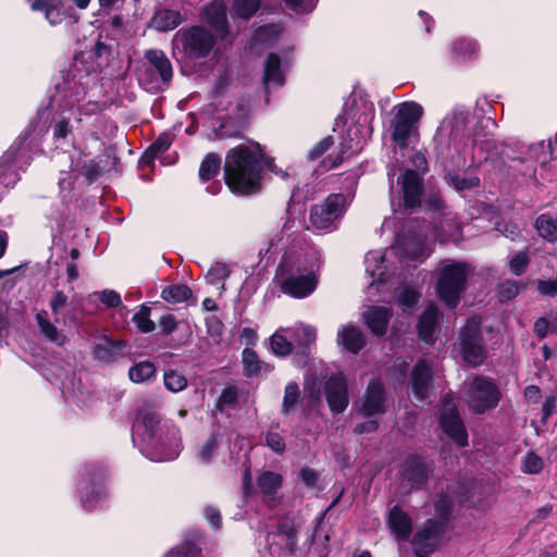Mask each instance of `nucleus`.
I'll return each instance as SVG.
<instances>
[{
  "label": "nucleus",
  "mask_w": 557,
  "mask_h": 557,
  "mask_svg": "<svg viewBox=\"0 0 557 557\" xmlns=\"http://www.w3.org/2000/svg\"><path fill=\"white\" fill-rule=\"evenodd\" d=\"M90 81V75L82 73L75 63L62 82L57 84V92L52 98L57 112L51 123L55 140L69 138L84 116L95 115L103 109L100 102L86 98Z\"/></svg>",
  "instance_id": "f257e3e1"
},
{
  "label": "nucleus",
  "mask_w": 557,
  "mask_h": 557,
  "mask_svg": "<svg viewBox=\"0 0 557 557\" xmlns=\"http://www.w3.org/2000/svg\"><path fill=\"white\" fill-rule=\"evenodd\" d=\"M321 264L322 256L315 247H292L284 252L273 282L284 295L305 299L318 287Z\"/></svg>",
  "instance_id": "f03ea898"
},
{
  "label": "nucleus",
  "mask_w": 557,
  "mask_h": 557,
  "mask_svg": "<svg viewBox=\"0 0 557 557\" xmlns=\"http://www.w3.org/2000/svg\"><path fill=\"white\" fill-rule=\"evenodd\" d=\"M132 438L140 453L156 462L176 459L183 447L180 429L171 421H162L152 410L138 412L133 423Z\"/></svg>",
  "instance_id": "7ed1b4c3"
},
{
  "label": "nucleus",
  "mask_w": 557,
  "mask_h": 557,
  "mask_svg": "<svg viewBox=\"0 0 557 557\" xmlns=\"http://www.w3.org/2000/svg\"><path fill=\"white\" fill-rule=\"evenodd\" d=\"M265 168L282 177L287 175L272 164L259 144L239 145L226 154L224 164L225 183L235 194L249 195L257 193L261 187L262 172Z\"/></svg>",
  "instance_id": "20e7f679"
},
{
  "label": "nucleus",
  "mask_w": 557,
  "mask_h": 557,
  "mask_svg": "<svg viewBox=\"0 0 557 557\" xmlns=\"http://www.w3.org/2000/svg\"><path fill=\"white\" fill-rule=\"evenodd\" d=\"M218 37L203 25L178 29L172 39V54L184 66H196L213 52Z\"/></svg>",
  "instance_id": "39448f33"
},
{
  "label": "nucleus",
  "mask_w": 557,
  "mask_h": 557,
  "mask_svg": "<svg viewBox=\"0 0 557 557\" xmlns=\"http://www.w3.org/2000/svg\"><path fill=\"white\" fill-rule=\"evenodd\" d=\"M491 119L476 122L470 109L458 107L441 122L434 140L443 143L446 138L456 146H475L482 144L478 128L486 127Z\"/></svg>",
  "instance_id": "423d86ee"
},
{
  "label": "nucleus",
  "mask_w": 557,
  "mask_h": 557,
  "mask_svg": "<svg viewBox=\"0 0 557 557\" xmlns=\"http://www.w3.org/2000/svg\"><path fill=\"white\" fill-rule=\"evenodd\" d=\"M423 108L414 101H405L394 107L391 136L395 148L405 150L418 138V122Z\"/></svg>",
  "instance_id": "0eeeda50"
},
{
  "label": "nucleus",
  "mask_w": 557,
  "mask_h": 557,
  "mask_svg": "<svg viewBox=\"0 0 557 557\" xmlns=\"http://www.w3.org/2000/svg\"><path fill=\"white\" fill-rule=\"evenodd\" d=\"M463 394L469 408L476 413L495 408L500 400V392L496 384L480 375L465 381Z\"/></svg>",
  "instance_id": "6e6552de"
},
{
  "label": "nucleus",
  "mask_w": 557,
  "mask_h": 557,
  "mask_svg": "<svg viewBox=\"0 0 557 557\" xmlns=\"http://www.w3.org/2000/svg\"><path fill=\"white\" fill-rule=\"evenodd\" d=\"M458 352L463 361L472 367L481 366L486 358L482 338L481 320L471 317L462 326L458 337Z\"/></svg>",
  "instance_id": "1a4fd4ad"
},
{
  "label": "nucleus",
  "mask_w": 557,
  "mask_h": 557,
  "mask_svg": "<svg viewBox=\"0 0 557 557\" xmlns=\"http://www.w3.org/2000/svg\"><path fill=\"white\" fill-rule=\"evenodd\" d=\"M467 275L468 267L462 262H450L442 268L437 283V293L448 307L455 308L459 304Z\"/></svg>",
  "instance_id": "9d476101"
},
{
  "label": "nucleus",
  "mask_w": 557,
  "mask_h": 557,
  "mask_svg": "<svg viewBox=\"0 0 557 557\" xmlns=\"http://www.w3.org/2000/svg\"><path fill=\"white\" fill-rule=\"evenodd\" d=\"M394 176L395 173L388 171L392 207H400L401 198L406 208L412 209L418 207L422 195V180L420 175L413 170H407L397 176L396 186Z\"/></svg>",
  "instance_id": "9b49d317"
},
{
  "label": "nucleus",
  "mask_w": 557,
  "mask_h": 557,
  "mask_svg": "<svg viewBox=\"0 0 557 557\" xmlns=\"http://www.w3.org/2000/svg\"><path fill=\"white\" fill-rule=\"evenodd\" d=\"M352 196L332 194L324 202L314 205L310 210L311 225L319 231L330 230L343 216Z\"/></svg>",
  "instance_id": "f8f14e48"
},
{
  "label": "nucleus",
  "mask_w": 557,
  "mask_h": 557,
  "mask_svg": "<svg viewBox=\"0 0 557 557\" xmlns=\"http://www.w3.org/2000/svg\"><path fill=\"white\" fill-rule=\"evenodd\" d=\"M374 117V107L372 103L362 102V112L357 116L356 125L348 127L346 135L341 143L343 154L351 156L358 153L367 138L370 136L372 128L371 122Z\"/></svg>",
  "instance_id": "ddd939ff"
},
{
  "label": "nucleus",
  "mask_w": 557,
  "mask_h": 557,
  "mask_svg": "<svg viewBox=\"0 0 557 557\" xmlns=\"http://www.w3.org/2000/svg\"><path fill=\"white\" fill-rule=\"evenodd\" d=\"M25 140L11 146L0 158V185L13 186L18 180V170L29 163V149L25 146Z\"/></svg>",
  "instance_id": "4468645a"
},
{
  "label": "nucleus",
  "mask_w": 557,
  "mask_h": 557,
  "mask_svg": "<svg viewBox=\"0 0 557 557\" xmlns=\"http://www.w3.org/2000/svg\"><path fill=\"white\" fill-rule=\"evenodd\" d=\"M441 425L446 435H448L460 447L468 445V434L463 422L459 416L453 398L446 395L443 398V408L440 417Z\"/></svg>",
  "instance_id": "2eb2a0df"
},
{
  "label": "nucleus",
  "mask_w": 557,
  "mask_h": 557,
  "mask_svg": "<svg viewBox=\"0 0 557 557\" xmlns=\"http://www.w3.org/2000/svg\"><path fill=\"white\" fill-rule=\"evenodd\" d=\"M444 522L433 519L426 522L417 531L412 539V546L417 557H429L438 546Z\"/></svg>",
  "instance_id": "dca6fc26"
},
{
  "label": "nucleus",
  "mask_w": 557,
  "mask_h": 557,
  "mask_svg": "<svg viewBox=\"0 0 557 557\" xmlns=\"http://www.w3.org/2000/svg\"><path fill=\"white\" fill-rule=\"evenodd\" d=\"M200 21L221 40L228 35V20L224 0H212L206 3L199 13Z\"/></svg>",
  "instance_id": "f3484780"
},
{
  "label": "nucleus",
  "mask_w": 557,
  "mask_h": 557,
  "mask_svg": "<svg viewBox=\"0 0 557 557\" xmlns=\"http://www.w3.org/2000/svg\"><path fill=\"white\" fill-rule=\"evenodd\" d=\"M434 375L435 369L432 361L421 359L414 364L409 380V387L417 400L423 401L429 397Z\"/></svg>",
  "instance_id": "a211bd4d"
},
{
  "label": "nucleus",
  "mask_w": 557,
  "mask_h": 557,
  "mask_svg": "<svg viewBox=\"0 0 557 557\" xmlns=\"http://www.w3.org/2000/svg\"><path fill=\"white\" fill-rule=\"evenodd\" d=\"M103 475L95 471H88L79 482L81 502L85 510L96 509L98 504L106 498L107 492L102 484Z\"/></svg>",
  "instance_id": "6ab92c4d"
},
{
  "label": "nucleus",
  "mask_w": 557,
  "mask_h": 557,
  "mask_svg": "<svg viewBox=\"0 0 557 557\" xmlns=\"http://www.w3.org/2000/svg\"><path fill=\"white\" fill-rule=\"evenodd\" d=\"M391 250L400 259L410 261H422L429 255L425 239L421 235L408 236L404 233L396 236Z\"/></svg>",
  "instance_id": "aec40b11"
},
{
  "label": "nucleus",
  "mask_w": 557,
  "mask_h": 557,
  "mask_svg": "<svg viewBox=\"0 0 557 557\" xmlns=\"http://www.w3.org/2000/svg\"><path fill=\"white\" fill-rule=\"evenodd\" d=\"M325 397L332 412H343L349 403L346 379L342 373L329 377L324 386Z\"/></svg>",
  "instance_id": "412c9836"
},
{
  "label": "nucleus",
  "mask_w": 557,
  "mask_h": 557,
  "mask_svg": "<svg viewBox=\"0 0 557 557\" xmlns=\"http://www.w3.org/2000/svg\"><path fill=\"white\" fill-rule=\"evenodd\" d=\"M385 391L379 380H372L362 398L360 413L371 418L385 411Z\"/></svg>",
  "instance_id": "4be33fe9"
},
{
  "label": "nucleus",
  "mask_w": 557,
  "mask_h": 557,
  "mask_svg": "<svg viewBox=\"0 0 557 557\" xmlns=\"http://www.w3.org/2000/svg\"><path fill=\"white\" fill-rule=\"evenodd\" d=\"M145 58L151 66L150 71L154 70L159 74L160 81L168 85L173 77V67L170 59L165 55V53L162 50L150 49L146 51ZM148 76L149 69L145 71L141 79L152 83V79H149Z\"/></svg>",
  "instance_id": "5701e85b"
},
{
  "label": "nucleus",
  "mask_w": 557,
  "mask_h": 557,
  "mask_svg": "<svg viewBox=\"0 0 557 557\" xmlns=\"http://www.w3.org/2000/svg\"><path fill=\"white\" fill-rule=\"evenodd\" d=\"M387 524L398 542H406L409 539L412 531V520L400 507L394 506L388 510Z\"/></svg>",
  "instance_id": "b1692460"
},
{
  "label": "nucleus",
  "mask_w": 557,
  "mask_h": 557,
  "mask_svg": "<svg viewBox=\"0 0 557 557\" xmlns=\"http://www.w3.org/2000/svg\"><path fill=\"white\" fill-rule=\"evenodd\" d=\"M65 0H28L30 9L44 14L51 26L59 25L67 17Z\"/></svg>",
  "instance_id": "393cba45"
},
{
  "label": "nucleus",
  "mask_w": 557,
  "mask_h": 557,
  "mask_svg": "<svg viewBox=\"0 0 557 557\" xmlns=\"http://www.w3.org/2000/svg\"><path fill=\"white\" fill-rule=\"evenodd\" d=\"M336 342L346 351L358 354L366 345V337L359 326L347 324L338 330Z\"/></svg>",
  "instance_id": "a878e982"
},
{
  "label": "nucleus",
  "mask_w": 557,
  "mask_h": 557,
  "mask_svg": "<svg viewBox=\"0 0 557 557\" xmlns=\"http://www.w3.org/2000/svg\"><path fill=\"white\" fill-rule=\"evenodd\" d=\"M302 231L304 225L301 220L287 212L280 232L270 239V246L267 249V253H269L272 248L276 249L280 244L284 245L285 242L294 243Z\"/></svg>",
  "instance_id": "bb28decb"
},
{
  "label": "nucleus",
  "mask_w": 557,
  "mask_h": 557,
  "mask_svg": "<svg viewBox=\"0 0 557 557\" xmlns=\"http://www.w3.org/2000/svg\"><path fill=\"white\" fill-rule=\"evenodd\" d=\"M479 51V44L474 39L460 37L451 42L449 54L453 62L465 64L475 60Z\"/></svg>",
  "instance_id": "cd10ccee"
},
{
  "label": "nucleus",
  "mask_w": 557,
  "mask_h": 557,
  "mask_svg": "<svg viewBox=\"0 0 557 557\" xmlns=\"http://www.w3.org/2000/svg\"><path fill=\"white\" fill-rule=\"evenodd\" d=\"M35 319L39 333L46 341L57 346H63L66 343V335L55 325L57 317L54 321H51L49 312L40 310L36 313Z\"/></svg>",
  "instance_id": "c85d7f7f"
},
{
  "label": "nucleus",
  "mask_w": 557,
  "mask_h": 557,
  "mask_svg": "<svg viewBox=\"0 0 557 557\" xmlns=\"http://www.w3.org/2000/svg\"><path fill=\"white\" fill-rule=\"evenodd\" d=\"M363 321L376 336H384L392 318L391 309L386 307L372 306L363 312Z\"/></svg>",
  "instance_id": "c756f323"
},
{
  "label": "nucleus",
  "mask_w": 557,
  "mask_h": 557,
  "mask_svg": "<svg viewBox=\"0 0 557 557\" xmlns=\"http://www.w3.org/2000/svg\"><path fill=\"white\" fill-rule=\"evenodd\" d=\"M366 272L373 278L369 285V290L374 286L379 289V286L385 284V253L381 250L369 251L364 259Z\"/></svg>",
  "instance_id": "7c9ffc66"
},
{
  "label": "nucleus",
  "mask_w": 557,
  "mask_h": 557,
  "mask_svg": "<svg viewBox=\"0 0 557 557\" xmlns=\"http://www.w3.org/2000/svg\"><path fill=\"white\" fill-rule=\"evenodd\" d=\"M440 312L435 305H429L423 311L419 324V337L426 344H433L437 329Z\"/></svg>",
  "instance_id": "2f4dec72"
},
{
  "label": "nucleus",
  "mask_w": 557,
  "mask_h": 557,
  "mask_svg": "<svg viewBox=\"0 0 557 557\" xmlns=\"http://www.w3.org/2000/svg\"><path fill=\"white\" fill-rule=\"evenodd\" d=\"M430 471L431 467L426 459L411 456L406 460L403 474L412 485H419L426 480Z\"/></svg>",
  "instance_id": "473e14b6"
},
{
  "label": "nucleus",
  "mask_w": 557,
  "mask_h": 557,
  "mask_svg": "<svg viewBox=\"0 0 557 557\" xmlns=\"http://www.w3.org/2000/svg\"><path fill=\"white\" fill-rule=\"evenodd\" d=\"M126 344L123 341H113L103 336L94 346V355L96 359L110 363L117 359Z\"/></svg>",
  "instance_id": "72a5a7b5"
},
{
  "label": "nucleus",
  "mask_w": 557,
  "mask_h": 557,
  "mask_svg": "<svg viewBox=\"0 0 557 557\" xmlns=\"http://www.w3.org/2000/svg\"><path fill=\"white\" fill-rule=\"evenodd\" d=\"M284 71L277 54L270 53L264 64L263 84L267 90L272 87H281L284 84Z\"/></svg>",
  "instance_id": "f704fd0d"
},
{
  "label": "nucleus",
  "mask_w": 557,
  "mask_h": 557,
  "mask_svg": "<svg viewBox=\"0 0 557 557\" xmlns=\"http://www.w3.org/2000/svg\"><path fill=\"white\" fill-rule=\"evenodd\" d=\"M184 22L181 12L170 9L158 10L152 20L151 26L158 32H169L176 28Z\"/></svg>",
  "instance_id": "c9c22d12"
},
{
  "label": "nucleus",
  "mask_w": 557,
  "mask_h": 557,
  "mask_svg": "<svg viewBox=\"0 0 557 557\" xmlns=\"http://www.w3.org/2000/svg\"><path fill=\"white\" fill-rule=\"evenodd\" d=\"M242 362L244 372L249 377L270 373L273 369V367L269 363L261 361L256 351L250 348H245L243 350Z\"/></svg>",
  "instance_id": "e433bc0d"
},
{
  "label": "nucleus",
  "mask_w": 557,
  "mask_h": 557,
  "mask_svg": "<svg viewBox=\"0 0 557 557\" xmlns=\"http://www.w3.org/2000/svg\"><path fill=\"white\" fill-rule=\"evenodd\" d=\"M269 549L272 557H288L293 554L294 536L287 532H277L268 539Z\"/></svg>",
  "instance_id": "4c0bfd02"
},
{
  "label": "nucleus",
  "mask_w": 557,
  "mask_h": 557,
  "mask_svg": "<svg viewBox=\"0 0 557 557\" xmlns=\"http://www.w3.org/2000/svg\"><path fill=\"white\" fill-rule=\"evenodd\" d=\"M101 160L98 158L90 160L72 161V171L79 172L85 178L91 183L96 181L102 173L103 169L100 166Z\"/></svg>",
  "instance_id": "58836bf2"
},
{
  "label": "nucleus",
  "mask_w": 557,
  "mask_h": 557,
  "mask_svg": "<svg viewBox=\"0 0 557 557\" xmlns=\"http://www.w3.org/2000/svg\"><path fill=\"white\" fill-rule=\"evenodd\" d=\"M290 333L292 330L289 327H281L270 337L273 354L282 357L290 354L293 344L286 337V335L290 336Z\"/></svg>",
  "instance_id": "ea45409f"
},
{
  "label": "nucleus",
  "mask_w": 557,
  "mask_h": 557,
  "mask_svg": "<svg viewBox=\"0 0 557 557\" xmlns=\"http://www.w3.org/2000/svg\"><path fill=\"white\" fill-rule=\"evenodd\" d=\"M534 225L541 237L552 243L557 242V215L542 214Z\"/></svg>",
  "instance_id": "a19ab883"
},
{
  "label": "nucleus",
  "mask_w": 557,
  "mask_h": 557,
  "mask_svg": "<svg viewBox=\"0 0 557 557\" xmlns=\"http://www.w3.org/2000/svg\"><path fill=\"white\" fill-rule=\"evenodd\" d=\"M300 403V389L297 383L289 382L284 389V397L281 412L289 416L295 412L297 405Z\"/></svg>",
  "instance_id": "79ce46f5"
},
{
  "label": "nucleus",
  "mask_w": 557,
  "mask_h": 557,
  "mask_svg": "<svg viewBox=\"0 0 557 557\" xmlns=\"http://www.w3.org/2000/svg\"><path fill=\"white\" fill-rule=\"evenodd\" d=\"M282 485L281 474L264 471L258 478V486L264 496H273Z\"/></svg>",
  "instance_id": "37998d69"
},
{
  "label": "nucleus",
  "mask_w": 557,
  "mask_h": 557,
  "mask_svg": "<svg viewBox=\"0 0 557 557\" xmlns=\"http://www.w3.org/2000/svg\"><path fill=\"white\" fill-rule=\"evenodd\" d=\"M281 27L278 25H274V24H271V25H265V26H261L259 27L255 35H253V38H252V44L253 46H271L273 45L280 34H281Z\"/></svg>",
  "instance_id": "c03bdc74"
},
{
  "label": "nucleus",
  "mask_w": 557,
  "mask_h": 557,
  "mask_svg": "<svg viewBox=\"0 0 557 557\" xmlns=\"http://www.w3.org/2000/svg\"><path fill=\"white\" fill-rule=\"evenodd\" d=\"M173 140L171 133H162L157 140L145 151L141 161L149 164L160 153L169 149Z\"/></svg>",
  "instance_id": "a18cd8bd"
},
{
  "label": "nucleus",
  "mask_w": 557,
  "mask_h": 557,
  "mask_svg": "<svg viewBox=\"0 0 557 557\" xmlns=\"http://www.w3.org/2000/svg\"><path fill=\"white\" fill-rule=\"evenodd\" d=\"M191 295V289L184 284L168 286L161 293L162 299L172 304L186 301Z\"/></svg>",
  "instance_id": "49530a36"
},
{
  "label": "nucleus",
  "mask_w": 557,
  "mask_h": 557,
  "mask_svg": "<svg viewBox=\"0 0 557 557\" xmlns=\"http://www.w3.org/2000/svg\"><path fill=\"white\" fill-rule=\"evenodd\" d=\"M220 445L216 434H211L199 447L197 460L203 465H209L213 459L215 451Z\"/></svg>",
  "instance_id": "de8ad7c7"
},
{
  "label": "nucleus",
  "mask_w": 557,
  "mask_h": 557,
  "mask_svg": "<svg viewBox=\"0 0 557 557\" xmlns=\"http://www.w3.org/2000/svg\"><path fill=\"white\" fill-rule=\"evenodd\" d=\"M289 329L292 330L290 337L300 346H308L315 342L317 330L312 325L298 324Z\"/></svg>",
  "instance_id": "09e8293b"
},
{
  "label": "nucleus",
  "mask_w": 557,
  "mask_h": 557,
  "mask_svg": "<svg viewBox=\"0 0 557 557\" xmlns=\"http://www.w3.org/2000/svg\"><path fill=\"white\" fill-rule=\"evenodd\" d=\"M419 300L417 290L409 286H401L397 289L396 301L404 311H411Z\"/></svg>",
  "instance_id": "8fccbe9b"
},
{
  "label": "nucleus",
  "mask_w": 557,
  "mask_h": 557,
  "mask_svg": "<svg viewBox=\"0 0 557 557\" xmlns=\"http://www.w3.org/2000/svg\"><path fill=\"white\" fill-rule=\"evenodd\" d=\"M154 373V364L149 361H144L132 367L128 371V376L135 383H143L152 377Z\"/></svg>",
  "instance_id": "3c124183"
},
{
  "label": "nucleus",
  "mask_w": 557,
  "mask_h": 557,
  "mask_svg": "<svg viewBox=\"0 0 557 557\" xmlns=\"http://www.w3.org/2000/svg\"><path fill=\"white\" fill-rule=\"evenodd\" d=\"M230 269L225 263H213L206 274V280L211 285H220L221 290L224 289V281L230 275Z\"/></svg>",
  "instance_id": "603ef678"
},
{
  "label": "nucleus",
  "mask_w": 557,
  "mask_h": 557,
  "mask_svg": "<svg viewBox=\"0 0 557 557\" xmlns=\"http://www.w3.org/2000/svg\"><path fill=\"white\" fill-rule=\"evenodd\" d=\"M221 158L218 154L209 153L201 162L199 176L201 181H209L214 177L220 170Z\"/></svg>",
  "instance_id": "864d4df0"
},
{
  "label": "nucleus",
  "mask_w": 557,
  "mask_h": 557,
  "mask_svg": "<svg viewBox=\"0 0 557 557\" xmlns=\"http://www.w3.org/2000/svg\"><path fill=\"white\" fill-rule=\"evenodd\" d=\"M261 0H233V12L237 17L249 20L260 8Z\"/></svg>",
  "instance_id": "5fc2aeb1"
},
{
  "label": "nucleus",
  "mask_w": 557,
  "mask_h": 557,
  "mask_svg": "<svg viewBox=\"0 0 557 557\" xmlns=\"http://www.w3.org/2000/svg\"><path fill=\"white\" fill-rule=\"evenodd\" d=\"M448 182L458 193H463L479 186L480 180L476 176H461L458 174L448 175Z\"/></svg>",
  "instance_id": "6e6d98bb"
},
{
  "label": "nucleus",
  "mask_w": 557,
  "mask_h": 557,
  "mask_svg": "<svg viewBox=\"0 0 557 557\" xmlns=\"http://www.w3.org/2000/svg\"><path fill=\"white\" fill-rule=\"evenodd\" d=\"M163 380L165 387L173 393H178L187 386L186 377L175 370L166 371Z\"/></svg>",
  "instance_id": "4d7b16f0"
},
{
  "label": "nucleus",
  "mask_w": 557,
  "mask_h": 557,
  "mask_svg": "<svg viewBox=\"0 0 557 557\" xmlns=\"http://www.w3.org/2000/svg\"><path fill=\"white\" fill-rule=\"evenodd\" d=\"M133 322L143 333H150L154 330V323L150 320V308L145 305L134 314Z\"/></svg>",
  "instance_id": "13d9d810"
},
{
  "label": "nucleus",
  "mask_w": 557,
  "mask_h": 557,
  "mask_svg": "<svg viewBox=\"0 0 557 557\" xmlns=\"http://www.w3.org/2000/svg\"><path fill=\"white\" fill-rule=\"evenodd\" d=\"M164 557H198V548L191 542H184L169 550Z\"/></svg>",
  "instance_id": "bf43d9fd"
},
{
  "label": "nucleus",
  "mask_w": 557,
  "mask_h": 557,
  "mask_svg": "<svg viewBox=\"0 0 557 557\" xmlns=\"http://www.w3.org/2000/svg\"><path fill=\"white\" fill-rule=\"evenodd\" d=\"M543 469V460L534 453H529L523 458L522 471L525 473L536 474Z\"/></svg>",
  "instance_id": "052dcab7"
},
{
  "label": "nucleus",
  "mask_w": 557,
  "mask_h": 557,
  "mask_svg": "<svg viewBox=\"0 0 557 557\" xmlns=\"http://www.w3.org/2000/svg\"><path fill=\"white\" fill-rule=\"evenodd\" d=\"M285 4L297 14L310 13L318 0H284Z\"/></svg>",
  "instance_id": "680f3d73"
},
{
  "label": "nucleus",
  "mask_w": 557,
  "mask_h": 557,
  "mask_svg": "<svg viewBox=\"0 0 557 557\" xmlns=\"http://www.w3.org/2000/svg\"><path fill=\"white\" fill-rule=\"evenodd\" d=\"M73 175L71 172L61 171L59 177V188L62 199L65 201L71 198V193L73 189Z\"/></svg>",
  "instance_id": "e2e57ef3"
},
{
  "label": "nucleus",
  "mask_w": 557,
  "mask_h": 557,
  "mask_svg": "<svg viewBox=\"0 0 557 557\" xmlns=\"http://www.w3.org/2000/svg\"><path fill=\"white\" fill-rule=\"evenodd\" d=\"M69 298L62 290H57L50 298L49 306L52 314L58 317L62 309L67 305Z\"/></svg>",
  "instance_id": "0e129e2a"
},
{
  "label": "nucleus",
  "mask_w": 557,
  "mask_h": 557,
  "mask_svg": "<svg viewBox=\"0 0 557 557\" xmlns=\"http://www.w3.org/2000/svg\"><path fill=\"white\" fill-rule=\"evenodd\" d=\"M265 445L277 454H282L285 450V441L283 436L276 432L265 434Z\"/></svg>",
  "instance_id": "69168bd1"
},
{
  "label": "nucleus",
  "mask_w": 557,
  "mask_h": 557,
  "mask_svg": "<svg viewBox=\"0 0 557 557\" xmlns=\"http://www.w3.org/2000/svg\"><path fill=\"white\" fill-rule=\"evenodd\" d=\"M529 263V259L524 252H519L516 256L512 257V259L509 262L510 271L516 274L520 275L524 272L527 265Z\"/></svg>",
  "instance_id": "338daca9"
},
{
  "label": "nucleus",
  "mask_w": 557,
  "mask_h": 557,
  "mask_svg": "<svg viewBox=\"0 0 557 557\" xmlns=\"http://www.w3.org/2000/svg\"><path fill=\"white\" fill-rule=\"evenodd\" d=\"M537 289L544 296H557V280H539Z\"/></svg>",
  "instance_id": "774afa93"
}]
</instances>
